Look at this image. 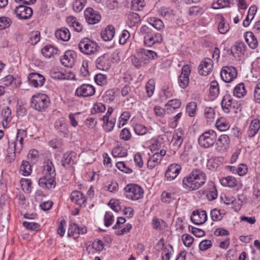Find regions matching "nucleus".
<instances>
[{"instance_id": "a211bd4d", "label": "nucleus", "mask_w": 260, "mask_h": 260, "mask_svg": "<svg viewBox=\"0 0 260 260\" xmlns=\"http://www.w3.org/2000/svg\"><path fill=\"white\" fill-rule=\"evenodd\" d=\"M29 83L32 86L38 87L42 86L45 81L44 77L37 73H31L28 76Z\"/></svg>"}, {"instance_id": "412c9836", "label": "nucleus", "mask_w": 260, "mask_h": 260, "mask_svg": "<svg viewBox=\"0 0 260 260\" xmlns=\"http://www.w3.org/2000/svg\"><path fill=\"white\" fill-rule=\"evenodd\" d=\"M76 158V153L73 151H68L64 153L61 159V164L65 168H70L75 163Z\"/></svg>"}, {"instance_id": "ddd939ff", "label": "nucleus", "mask_w": 260, "mask_h": 260, "mask_svg": "<svg viewBox=\"0 0 260 260\" xmlns=\"http://www.w3.org/2000/svg\"><path fill=\"white\" fill-rule=\"evenodd\" d=\"M27 133L22 129H19L17 131V135L15 142L11 144L14 147V153H19L23 148L24 138L26 137Z\"/></svg>"}, {"instance_id": "c85d7f7f", "label": "nucleus", "mask_w": 260, "mask_h": 260, "mask_svg": "<svg viewBox=\"0 0 260 260\" xmlns=\"http://www.w3.org/2000/svg\"><path fill=\"white\" fill-rule=\"evenodd\" d=\"M233 98L229 94H225L222 98L221 105L223 111L226 113L230 112L233 104Z\"/></svg>"}, {"instance_id": "e433bc0d", "label": "nucleus", "mask_w": 260, "mask_h": 260, "mask_svg": "<svg viewBox=\"0 0 260 260\" xmlns=\"http://www.w3.org/2000/svg\"><path fill=\"white\" fill-rule=\"evenodd\" d=\"M221 184L224 186L234 187L236 186L237 182L235 178L232 176H228L220 179Z\"/></svg>"}, {"instance_id": "7c9ffc66", "label": "nucleus", "mask_w": 260, "mask_h": 260, "mask_svg": "<svg viewBox=\"0 0 260 260\" xmlns=\"http://www.w3.org/2000/svg\"><path fill=\"white\" fill-rule=\"evenodd\" d=\"M41 52L45 57L50 58L54 55L57 54L58 50L52 45H47L42 49Z\"/></svg>"}, {"instance_id": "ea45409f", "label": "nucleus", "mask_w": 260, "mask_h": 260, "mask_svg": "<svg viewBox=\"0 0 260 260\" xmlns=\"http://www.w3.org/2000/svg\"><path fill=\"white\" fill-rule=\"evenodd\" d=\"M246 45L242 41L236 42L234 46V49L235 50L236 53H237L238 56L244 55L246 51Z\"/></svg>"}, {"instance_id": "0eeeda50", "label": "nucleus", "mask_w": 260, "mask_h": 260, "mask_svg": "<svg viewBox=\"0 0 260 260\" xmlns=\"http://www.w3.org/2000/svg\"><path fill=\"white\" fill-rule=\"evenodd\" d=\"M95 92V89L93 85L84 83L76 89L75 95L78 98H85L93 95Z\"/></svg>"}, {"instance_id": "a878e982", "label": "nucleus", "mask_w": 260, "mask_h": 260, "mask_svg": "<svg viewBox=\"0 0 260 260\" xmlns=\"http://www.w3.org/2000/svg\"><path fill=\"white\" fill-rule=\"evenodd\" d=\"M71 199L73 202L80 206H85L86 202V198L83 193L78 190H75L71 193Z\"/></svg>"}, {"instance_id": "052dcab7", "label": "nucleus", "mask_w": 260, "mask_h": 260, "mask_svg": "<svg viewBox=\"0 0 260 260\" xmlns=\"http://www.w3.org/2000/svg\"><path fill=\"white\" fill-rule=\"evenodd\" d=\"M168 246L169 248L166 247L162 249L161 253L162 260H170L173 249L171 245H169Z\"/></svg>"}, {"instance_id": "1a4fd4ad", "label": "nucleus", "mask_w": 260, "mask_h": 260, "mask_svg": "<svg viewBox=\"0 0 260 260\" xmlns=\"http://www.w3.org/2000/svg\"><path fill=\"white\" fill-rule=\"evenodd\" d=\"M215 149L220 153L225 152L230 147V139L227 135H221L215 142Z\"/></svg>"}, {"instance_id": "4d7b16f0", "label": "nucleus", "mask_w": 260, "mask_h": 260, "mask_svg": "<svg viewBox=\"0 0 260 260\" xmlns=\"http://www.w3.org/2000/svg\"><path fill=\"white\" fill-rule=\"evenodd\" d=\"M94 81L98 85L104 86L107 83V78L105 75L98 74L94 76Z\"/></svg>"}, {"instance_id": "58836bf2", "label": "nucleus", "mask_w": 260, "mask_h": 260, "mask_svg": "<svg viewBox=\"0 0 260 260\" xmlns=\"http://www.w3.org/2000/svg\"><path fill=\"white\" fill-rule=\"evenodd\" d=\"M219 93L218 83L216 81H213L210 83L209 89V95L213 99L217 97Z\"/></svg>"}, {"instance_id": "b1692460", "label": "nucleus", "mask_w": 260, "mask_h": 260, "mask_svg": "<svg viewBox=\"0 0 260 260\" xmlns=\"http://www.w3.org/2000/svg\"><path fill=\"white\" fill-rule=\"evenodd\" d=\"M44 176L42 177H45L46 179L51 178L55 180V171L54 166L49 160L45 162L44 166V169L43 171Z\"/></svg>"}, {"instance_id": "37998d69", "label": "nucleus", "mask_w": 260, "mask_h": 260, "mask_svg": "<svg viewBox=\"0 0 260 260\" xmlns=\"http://www.w3.org/2000/svg\"><path fill=\"white\" fill-rule=\"evenodd\" d=\"M112 155L114 157H122L127 156V150L121 146H117L112 150Z\"/></svg>"}, {"instance_id": "79ce46f5", "label": "nucleus", "mask_w": 260, "mask_h": 260, "mask_svg": "<svg viewBox=\"0 0 260 260\" xmlns=\"http://www.w3.org/2000/svg\"><path fill=\"white\" fill-rule=\"evenodd\" d=\"M160 156H158L157 153H155L153 155L150 156L147 161V167L152 169L156 165H157L160 161Z\"/></svg>"}, {"instance_id": "864d4df0", "label": "nucleus", "mask_w": 260, "mask_h": 260, "mask_svg": "<svg viewBox=\"0 0 260 260\" xmlns=\"http://www.w3.org/2000/svg\"><path fill=\"white\" fill-rule=\"evenodd\" d=\"M104 102L110 103L115 99V92L112 89L108 90L103 96Z\"/></svg>"}, {"instance_id": "f257e3e1", "label": "nucleus", "mask_w": 260, "mask_h": 260, "mask_svg": "<svg viewBox=\"0 0 260 260\" xmlns=\"http://www.w3.org/2000/svg\"><path fill=\"white\" fill-rule=\"evenodd\" d=\"M206 181L205 173L199 169H193L182 180V186L187 190H196L201 187Z\"/></svg>"}, {"instance_id": "393cba45", "label": "nucleus", "mask_w": 260, "mask_h": 260, "mask_svg": "<svg viewBox=\"0 0 260 260\" xmlns=\"http://www.w3.org/2000/svg\"><path fill=\"white\" fill-rule=\"evenodd\" d=\"M184 133L181 128H178L175 131L173 136L172 143L173 145L178 149L181 145L184 139Z\"/></svg>"}, {"instance_id": "09e8293b", "label": "nucleus", "mask_w": 260, "mask_h": 260, "mask_svg": "<svg viewBox=\"0 0 260 260\" xmlns=\"http://www.w3.org/2000/svg\"><path fill=\"white\" fill-rule=\"evenodd\" d=\"M232 3L229 0H218L212 4V8L213 9H218L226 7H230Z\"/></svg>"}, {"instance_id": "39448f33", "label": "nucleus", "mask_w": 260, "mask_h": 260, "mask_svg": "<svg viewBox=\"0 0 260 260\" xmlns=\"http://www.w3.org/2000/svg\"><path fill=\"white\" fill-rule=\"evenodd\" d=\"M216 141V133L213 130H208L201 135L198 138L200 146L204 148L212 147Z\"/></svg>"}, {"instance_id": "f8f14e48", "label": "nucleus", "mask_w": 260, "mask_h": 260, "mask_svg": "<svg viewBox=\"0 0 260 260\" xmlns=\"http://www.w3.org/2000/svg\"><path fill=\"white\" fill-rule=\"evenodd\" d=\"M190 74V67L188 64L183 66L181 70V73L178 77V83L179 86L182 88H186L189 84V76Z\"/></svg>"}, {"instance_id": "4c0bfd02", "label": "nucleus", "mask_w": 260, "mask_h": 260, "mask_svg": "<svg viewBox=\"0 0 260 260\" xmlns=\"http://www.w3.org/2000/svg\"><path fill=\"white\" fill-rule=\"evenodd\" d=\"M127 24L130 27L135 26L140 21V16L136 13L130 12L127 16Z\"/></svg>"}, {"instance_id": "338daca9", "label": "nucleus", "mask_w": 260, "mask_h": 260, "mask_svg": "<svg viewBox=\"0 0 260 260\" xmlns=\"http://www.w3.org/2000/svg\"><path fill=\"white\" fill-rule=\"evenodd\" d=\"M196 108L197 104L195 102H190L186 106V111L189 116L195 115Z\"/></svg>"}, {"instance_id": "de8ad7c7", "label": "nucleus", "mask_w": 260, "mask_h": 260, "mask_svg": "<svg viewBox=\"0 0 260 260\" xmlns=\"http://www.w3.org/2000/svg\"><path fill=\"white\" fill-rule=\"evenodd\" d=\"M20 170L23 176L29 175L32 171L30 163L26 160H23L21 163Z\"/></svg>"}, {"instance_id": "aec40b11", "label": "nucleus", "mask_w": 260, "mask_h": 260, "mask_svg": "<svg viewBox=\"0 0 260 260\" xmlns=\"http://www.w3.org/2000/svg\"><path fill=\"white\" fill-rule=\"evenodd\" d=\"M191 220L196 224H202L207 219L206 211L197 210L193 211L190 217Z\"/></svg>"}, {"instance_id": "5701e85b", "label": "nucleus", "mask_w": 260, "mask_h": 260, "mask_svg": "<svg viewBox=\"0 0 260 260\" xmlns=\"http://www.w3.org/2000/svg\"><path fill=\"white\" fill-rule=\"evenodd\" d=\"M181 167L179 164H174L169 166L165 173V177L171 181L174 179L180 173Z\"/></svg>"}, {"instance_id": "2f4dec72", "label": "nucleus", "mask_w": 260, "mask_h": 260, "mask_svg": "<svg viewBox=\"0 0 260 260\" xmlns=\"http://www.w3.org/2000/svg\"><path fill=\"white\" fill-rule=\"evenodd\" d=\"M115 29L114 26L109 25L101 32V37L105 41L111 40L115 35Z\"/></svg>"}, {"instance_id": "72a5a7b5", "label": "nucleus", "mask_w": 260, "mask_h": 260, "mask_svg": "<svg viewBox=\"0 0 260 260\" xmlns=\"http://www.w3.org/2000/svg\"><path fill=\"white\" fill-rule=\"evenodd\" d=\"M39 185L43 188L51 189L55 187L56 182L51 178L46 179L45 177H41L38 181Z\"/></svg>"}, {"instance_id": "4468645a", "label": "nucleus", "mask_w": 260, "mask_h": 260, "mask_svg": "<svg viewBox=\"0 0 260 260\" xmlns=\"http://www.w3.org/2000/svg\"><path fill=\"white\" fill-rule=\"evenodd\" d=\"M96 67L101 70L108 71L111 67V60L110 56L107 54L99 57L95 61Z\"/></svg>"}, {"instance_id": "13d9d810", "label": "nucleus", "mask_w": 260, "mask_h": 260, "mask_svg": "<svg viewBox=\"0 0 260 260\" xmlns=\"http://www.w3.org/2000/svg\"><path fill=\"white\" fill-rule=\"evenodd\" d=\"M175 195L174 193H169L164 191L161 195V200L162 202L170 203L175 199Z\"/></svg>"}, {"instance_id": "423d86ee", "label": "nucleus", "mask_w": 260, "mask_h": 260, "mask_svg": "<svg viewBox=\"0 0 260 260\" xmlns=\"http://www.w3.org/2000/svg\"><path fill=\"white\" fill-rule=\"evenodd\" d=\"M98 44L87 38L82 39L78 44L80 51L86 55H91L97 51Z\"/></svg>"}, {"instance_id": "a19ab883", "label": "nucleus", "mask_w": 260, "mask_h": 260, "mask_svg": "<svg viewBox=\"0 0 260 260\" xmlns=\"http://www.w3.org/2000/svg\"><path fill=\"white\" fill-rule=\"evenodd\" d=\"M216 126L220 131H225L230 128V124L223 117L218 118L216 122Z\"/></svg>"}, {"instance_id": "bf43d9fd", "label": "nucleus", "mask_w": 260, "mask_h": 260, "mask_svg": "<svg viewBox=\"0 0 260 260\" xmlns=\"http://www.w3.org/2000/svg\"><path fill=\"white\" fill-rule=\"evenodd\" d=\"M205 11V10L201 7L193 6L189 8V14L190 16H200Z\"/></svg>"}, {"instance_id": "a18cd8bd", "label": "nucleus", "mask_w": 260, "mask_h": 260, "mask_svg": "<svg viewBox=\"0 0 260 260\" xmlns=\"http://www.w3.org/2000/svg\"><path fill=\"white\" fill-rule=\"evenodd\" d=\"M148 23L150 25L157 30H160L164 27L163 22L158 18H150L148 19Z\"/></svg>"}, {"instance_id": "8fccbe9b", "label": "nucleus", "mask_w": 260, "mask_h": 260, "mask_svg": "<svg viewBox=\"0 0 260 260\" xmlns=\"http://www.w3.org/2000/svg\"><path fill=\"white\" fill-rule=\"evenodd\" d=\"M40 40V33L38 31H34L29 34L28 43L32 45H36Z\"/></svg>"}, {"instance_id": "473e14b6", "label": "nucleus", "mask_w": 260, "mask_h": 260, "mask_svg": "<svg viewBox=\"0 0 260 260\" xmlns=\"http://www.w3.org/2000/svg\"><path fill=\"white\" fill-rule=\"evenodd\" d=\"M181 105V102L178 99L170 100L165 105L166 112L167 113H172L174 110L178 109Z\"/></svg>"}, {"instance_id": "2eb2a0df", "label": "nucleus", "mask_w": 260, "mask_h": 260, "mask_svg": "<svg viewBox=\"0 0 260 260\" xmlns=\"http://www.w3.org/2000/svg\"><path fill=\"white\" fill-rule=\"evenodd\" d=\"M76 53L72 50L66 51L64 54L60 57L61 63L64 67L72 68L75 63Z\"/></svg>"}, {"instance_id": "f03ea898", "label": "nucleus", "mask_w": 260, "mask_h": 260, "mask_svg": "<svg viewBox=\"0 0 260 260\" xmlns=\"http://www.w3.org/2000/svg\"><path fill=\"white\" fill-rule=\"evenodd\" d=\"M140 31L144 35V44L148 47H152L155 44L160 43L162 41V37L160 33L154 32L151 28L145 25L141 27Z\"/></svg>"}, {"instance_id": "20e7f679", "label": "nucleus", "mask_w": 260, "mask_h": 260, "mask_svg": "<svg viewBox=\"0 0 260 260\" xmlns=\"http://www.w3.org/2000/svg\"><path fill=\"white\" fill-rule=\"evenodd\" d=\"M125 197L132 201H137L143 197V188L137 184L130 183L124 188Z\"/></svg>"}, {"instance_id": "6e6552de", "label": "nucleus", "mask_w": 260, "mask_h": 260, "mask_svg": "<svg viewBox=\"0 0 260 260\" xmlns=\"http://www.w3.org/2000/svg\"><path fill=\"white\" fill-rule=\"evenodd\" d=\"M237 76L236 68L232 66H224L220 72V76L222 80L226 83L233 81Z\"/></svg>"}, {"instance_id": "5fc2aeb1", "label": "nucleus", "mask_w": 260, "mask_h": 260, "mask_svg": "<svg viewBox=\"0 0 260 260\" xmlns=\"http://www.w3.org/2000/svg\"><path fill=\"white\" fill-rule=\"evenodd\" d=\"M86 0H75L73 4V8L76 12H80L84 7Z\"/></svg>"}, {"instance_id": "f704fd0d", "label": "nucleus", "mask_w": 260, "mask_h": 260, "mask_svg": "<svg viewBox=\"0 0 260 260\" xmlns=\"http://www.w3.org/2000/svg\"><path fill=\"white\" fill-rule=\"evenodd\" d=\"M67 22L68 25L74 28V30L77 32H81L83 27L81 23L77 20L76 17L69 16L67 18Z\"/></svg>"}, {"instance_id": "774afa93", "label": "nucleus", "mask_w": 260, "mask_h": 260, "mask_svg": "<svg viewBox=\"0 0 260 260\" xmlns=\"http://www.w3.org/2000/svg\"><path fill=\"white\" fill-rule=\"evenodd\" d=\"M116 167L121 171L127 174H131L133 170L130 168L127 167L123 161H118L116 164Z\"/></svg>"}, {"instance_id": "c9c22d12", "label": "nucleus", "mask_w": 260, "mask_h": 260, "mask_svg": "<svg viewBox=\"0 0 260 260\" xmlns=\"http://www.w3.org/2000/svg\"><path fill=\"white\" fill-rule=\"evenodd\" d=\"M233 93L234 96L238 98L244 97L246 94V90L244 83H240L237 84L234 89Z\"/></svg>"}, {"instance_id": "e2e57ef3", "label": "nucleus", "mask_w": 260, "mask_h": 260, "mask_svg": "<svg viewBox=\"0 0 260 260\" xmlns=\"http://www.w3.org/2000/svg\"><path fill=\"white\" fill-rule=\"evenodd\" d=\"M135 133L138 135H143L147 132V128L141 124H136L134 127Z\"/></svg>"}, {"instance_id": "603ef678", "label": "nucleus", "mask_w": 260, "mask_h": 260, "mask_svg": "<svg viewBox=\"0 0 260 260\" xmlns=\"http://www.w3.org/2000/svg\"><path fill=\"white\" fill-rule=\"evenodd\" d=\"M104 121V125L103 128L106 132H111L115 125V123L116 122V119L113 118L111 119H108L107 120H103Z\"/></svg>"}, {"instance_id": "c756f323", "label": "nucleus", "mask_w": 260, "mask_h": 260, "mask_svg": "<svg viewBox=\"0 0 260 260\" xmlns=\"http://www.w3.org/2000/svg\"><path fill=\"white\" fill-rule=\"evenodd\" d=\"M244 38L250 48L253 49L257 47L258 41L252 32H246L244 34Z\"/></svg>"}, {"instance_id": "c03bdc74", "label": "nucleus", "mask_w": 260, "mask_h": 260, "mask_svg": "<svg viewBox=\"0 0 260 260\" xmlns=\"http://www.w3.org/2000/svg\"><path fill=\"white\" fill-rule=\"evenodd\" d=\"M221 158L219 157H211L207 162V167L210 170H216L221 164Z\"/></svg>"}, {"instance_id": "0e129e2a", "label": "nucleus", "mask_w": 260, "mask_h": 260, "mask_svg": "<svg viewBox=\"0 0 260 260\" xmlns=\"http://www.w3.org/2000/svg\"><path fill=\"white\" fill-rule=\"evenodd\" d=\"M12 23L11 19L7 17L0 18V30L9 27Z\"/></svg>"}, {"instance_id": "4be33fe9", "label": "nucleus", "mask_w": 260, "mask_h": 260, "mask_svg": "<svg viewBox=\"0 0 260 260\" xmlns=\"http://www.w3.org/2000/svg\"><path fill=\"white\" fill-rule=\"evenodd\" d=\"M215 21L217 24L218 31L221 34H225L230 29V25L221 14L216 15Z\"/></svg>"}, {"instance_id": "7ed1b4c3", "label": "nucleus", "mask_w": 260, "mask_h": 260, "mask_svg": "<svg viewBox=\"0 0 260 260\" xmlns=\"http://www.w3.org/2000/svg\"><path fill=\"white\" fill-rule=\"evenodd\" d=\"M50 99L45 94L39 93L31 97L30 101L31 107L39 111H44L49 106Z\"/></svg>"}, {"instance_id": "680f3d73", "label": "nucleus", "mask_w": 260, "mask_h": 260, "mask_svg": "<svg viewBox=\"0 0 260 260\" xmlns=\"http://www.w3.org/2000/svg\"><path fill=\"white\" fill-rule=\"evenodd\" d=\"M152 224L153 229L155 230H162L163 226L166 224V222L161 219L154 217L152 219Z\"/></svg>"}, {"instance_id": "bb28decb", "label": "nucleus", "mask_w": 260, "mask_h": 260, "mask_svg": "<svg viewBox=\"0 0 260 260\" xmlns=\"http://www.w3.org/2000/svg\"><path fill=\"white\" fill-rule=\"evenodd\" d=\"M56 39L62 41H68L71 37V34L69 29L66 27H62L57 29L55 32Z\"/></svg>"}, {"instance_id": "6ab92c4d", "label": "nucleus", "mask_w": 260, "mask_h": 260, "mask_svg": "<svg viewBox=\"0 0 260 260\" xmlns=\"http://www.w3.org/2000/svg\"><path fill=\"white\" fill-rule=\"evenodd\" d=\"M87 229L85 226H79L75 223H71L69 225L68 236L74 239L77 238L80 234L86 233Z\"/></svg>"}, {"instance_id": "dca6fc26", "label": "nucleus", "mask_w": 260, "mask_h": 260, "mask_svg": "<svg viewBox=\"0 0 260 260\" xmlns=\"http://www.w3.org/2000/svg\"><path fill=\"white\" fill-rule=\"evenodd\" d=\"M84 16L87 22L91 24L99 22L101 18L100 14L90 7L85 10Z\"/></svg>"}, {"instance_id": "3c124183", "label": "nucleus", "mask_w": 260, "mask_h": 260, "mask_svg": "<svg viewBox=\"0 0 260 260\" xmlns=\"http://www.w3.org/2000/svg\"><path fill=\"white\" fill-rule=\"evenodd\" d=\"M131 117V113L128 111L123 112L120 115L119 118L118 122V127H120L121 126H123L127 122L128 120Z\"/></svg>"}, {"instance_id": "9b49d317", "label": "nucleus", "mask_w": 260, "mask_h": 260, "mask_svg": "<svg viewBox=\"0 0 260 260\" xmlns=\"http://www.w3.org/2000/svg\"><path fill=\"white\" fill-rule=\"evenodd\" d=\"M15 13L19 19L26 20L31 17L33 11L30 7L23 5H20L16 7Z\"/></svg>"}, {"instance_id": "6e6d98bb", "label": "nucleus", "mask_w": 260, "mask_h": 260, "mask_svg": "<svg viewBox=\"0 0 260 260\" xmlns=\"http://www.w3.org/2000/svg\"><path fill=\"white\" fill-rule=\"evenodd\" d=\"M145 3L144 0H132V9L135 11H139L145 6Z\"/></svg>"}, {"instance_id": "cd10ccee", "label": "nucleus", "mask_w": 260, "mask_h": 260, "mask_svg": "<svg viewBox=\"0 0 260 260\" xmlns=\"http://www.w3.org/2000/svg\"><path fill=\"white\" fill-rule=\"evenodd\" d=\"M260 128V121L255 118L252 120L247 131V134L250 138L254 137Z\"/></svg>"}, {"instance_id": "69168bd1", "label": "nucleus", "mask_w": 260, "mask_h": 260, "mask_svg": "<svg viewBox=\"0 0 260 260\" xmlns=\"http://www.w3.org/2000/svg\"><path fill=\"white\" fill-rule=\"evenodd\" d=\"M131 59L133 64L137 68H140L145 65L142 59L137 54V55L132 56Z\"/></svg>"}, {"instance_id": "9d476101", "label": "nucleus", "mask_w": 260, "mask_h": 260, "mask_svg": "<svg viewBox=\"0 0 260 260\" xmlns=\"http://www.w3.org/2000/svg\"><path fill=\"white\" fill-rule=\"evenodd\" d=\"M137 54L142 59L145 65L149 63L150 59H155L157 57V54L155 52L144 48L137 49Z\"/></svg>"}, {"instance_id": "f3484780", "label": "nucleus", "mask_w": 260, "mask_h": 260, "mask_svg": "<svg viewBox=\"0 0 260 260\" xmlns=\"http://www.w3.org/2000/svg\"><path fill=\"white\" fill-rule=\"evenodd\" d=\"M213 66V61L210 58H205L198 67L199 74L205 76L208 75L212 70Z\"/></svg>"}, {"instance_id": "49530a36", "label": "nucleus", "mask_w": 260, "mask_h": 260, "mask_svg": "<svg viewBox=\"0 0 260 260\" xmlns=\"http://www.w3.org/2000/svg\"><path fill=\"white\" fill-rule=\"evenodd\" d=\"M211 188L209 191L207 192L206 197L207 199L210 201H213L215 200L218 196L216 187L214 183L211 182Z\"/></svg>"}]
</instances>
